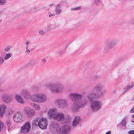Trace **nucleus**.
<instances>
[{
  "label": "nucleus",
  "instance_id": "1",
  "mask_svg": "<svg viewBox=\"0 0 134 134\" xmlns=\"http://www.w3.org/2000/svg\"><path fill=\"white\" fill-rule=\"evenodd\" d=\"M88 99L91 100V104L90 106L91 109L93 111H96L102 107L101 102L99 100L92 99L94 98V95L93 94H91L87 96Z\"/></svg>",
  "mask_w": 134,
  "mask_h": 134
},
{
  "label": "nucleus",
  "instance_id": "2",
  "mask_svg": "<svg viewBox=\"0 0 134 134\" xmlns=\"http://www.w3.org/2000/svg\"><path fill=\"white\" fill-rule=\"evenodd\" d=\"M70 130V127L68 125H65L61 127L58 126H54L52 129V131L55 134H68Z\"/></svg>",
  "mask_w": 134,
  "mask_h": 134
},
{
  "label": "nucleus",
  "instance_id": "3",
  "mask_svg": "<svg viewBox=\"0 0 134 134\" xmlns=\"http://www.w3.org/2000/svg\"><path fill=\"white\" fill-rule=\"evenodd\" d=\"M32 124L33 126L38 125V127L41 129H45L47 126V120L45 118H41L38 120L37 119H35L33 121Z\"/></svg>",
  "mask_w": 134,
  "mask_h": 134
},
{
  "label": "nucleus",
  "instance_id": "4",
  "mask_svg": "<svg viewBox=\"0 0 134 134\" xmlns=\"http://www.w3.org/2000/svg\"><path fill=\"white\" fill-rule=\"evenodd\" d=\"M47 87L52 92L59 93L63 90V87L59 83H51L48 85Z\"/></svg>",
  "mask_w": 134,
  "mask_h": 134
},
{
  "label": "nucleus",
  "instance_id": "5",
  "mask_svg": "<svg viewBox=\"0 0 134 134\" xmlns=\"http://www.w3.org/2000/svg\"><path fill=\"white\" fill-rule=\"evenodd\" d=\"M35 98L33 101L36 102L41 103L45 102L47 100L46 96L42 94H36L35 95Z\"/></svg>",
  "mask_w": 134,
  "mask_h": 134
},
{
  "label": "nucleus",
  "instance_id": "6",
  "mask_svg": "<svg viewBox=\"0 0 134 134\" xmlns=\"http://www.w3.org/2000/svg\"><path fill=\"white\" fill-rule=\"evenodd\" d=\"M31 129L30 123L29 122H25L21 126L20 129V132L21 133L26 134L29 132Z\"/></svg>",
  "mask_w": 134,
  "mask_h": 134
},
{
  "label": "nucleus",
  "instance_id": "7",
  "mask_svg": "<svg viewBox=\"0 0 134 134\" xmlns=\"http://www.w3.org/2000/svg\"><path fill=\"white\" fill-rule=\"evenodd\" d=\"M23 111L26 113L27 116L29 118L32 117L35 113V111L33 109L29 107L25 108Z\"/></svg>",
  "mask_w": 134,
  "mask_h": 134
},
{
  "label": "nucleus",
  "instance_id": "8",
  "mask_svg": "<svg viewBox=\"0 0 134 134\" xmlns=\"http://www.w3.org/2000/svg\"><path fill=\"white\" fill-rule=\"evenodd\" d=\"M1 99L4 102L9 103L12 101V99L10 95L7 93H4L2 95Z\"/></svg>",
  "mask_w": 134,
  "mask_h": 134
},
{
  "label": "nucleus",
  "instance_id": "9",
  "mask_svg": "<svg viewBox=\"0 0 134 134\" xmlns=\"http://www.w3.org/2000/svg\"><path fill=\"white\" fill-rule=\"evenodd\" d=\"M55 102L63 108H66L68 107V104L66 100L63 99H58L56 100Z\"/></svg>",
  "mask_w": 134,
  "mask_h": 134
},
{
  "label": "nucleus",
  "instance_id": "10",
  "mask_svg": "<svg viewBox=\"0 0 134 134\" xmlns=\"http://www.w3.org/2000/svg\"><path fill=\"white\" fill-rule=\"evenodd\" d=\"M64 116V114L63 113L57 112L54 116L53 119L58 121H63L65 119Z\"/></svg>",
  "mask_w": 134,
  "mask_h": 134
},
{
  "label": "nucleus",
  "instance_id": "11",
  "mask_svg": "<svg viewBox=\"0 0 134 134\" xmlns=\"http://www.w3.org/2000/svg\"><path fill=\"white\" fill-rule=\"evenodd\" d=\"M22 114L20 113H17L15 114L13 116V119L15 123H18L21 122L22 120Z\"/></svg>",
  "mask_w": 134,
  "mask_h": 134
},
{
  "label": "nucleus",
  "instance_id": "12",
  "mask_svg": "<svg viewBox=\"0 0 134 134\" xmlns=\"http://www.w3.org/2000/svg\"><path fill=\"white\" fill-rule=\"evenodd\" d=\"M70 98L72 100L80 99L82 98V95L79 93H71L69 94Z\"/></svg>",
  "mask_w": 134,
  "mask_h": 134
},
{
  "label": "nucleus",
  "instance_id": "13",
  "mask_svg": "<svg viewBox=\"0 0 134 134\" xmlns=\"http://www.w3.org/2000/svg\"><path fill=\"white\" fill-rule=\"evenodd\" d=\"M57 112V111L56 109L54 108H51L48 110L47 114L49 118L53 119L54 116H55V114Z\"/></svg>",
  "mask_w": 134,
  "mask_h": 134
},
{
  "label": "nucleus",
  "instance_id": "14",
  "mask_svg": "<svg viewBox=\"0 0 134 134\" xmlns=\"http://www.w3.org/2000/svg\"><path fill=\"white\" fill-rule=\"evenodd\" d=\"M7 108L6 105L4 104L0 105V118L2 117L4 115Z\"/></svg>",
  "mask_w": 134,
  "mask_h": 134
},
{
  "label": "nucleus",
  "instance_id": "15",
  "mask_svg": "<svg viewBox=\"0 0 134 134\" xmlns=\"http://www.w3.org/2000/svg\"><path fill=\"white\" fill-rule=\"evenodd\" d=\"M15 98L16 101L18 103L21 104L24 103V101L23 97L20 94H15Z\"/></svg>",
  "mask_w": 134,
  "mask_h": 134
},
{
  "label": "nucleus",
  "instance_id": "16",
  "mask_svg": "<svg viewBox=\"0 0 134 134\" xmlns=\"http://www.w3.org/2000/svg\"><path fill=\"white\" fill-rule=\"evenodd\" d=\"M81 121V119L79 116H75L74 119L72 122V125L74 127H75Z\"/></svg>",
  "mask_w": 134,
  "mask_h": 134
},
{
  "label": "nucleus",
  "instance_id": "17",
  "mask_svg": "<svg viewBox=\"0 0 134 134\" xmlns=\"http://www.w3.org/2000/svg\"><path fill=\"white\" fill-rule=\"evenodd\" d=\"M12 56V52H8L5 54L4 59L5 60H7L10 58Z\"/></svg>",
  "mask_w": 134,
  "mask_h": 134
},
{
  "label": "nucleus",
  "instance_id": "18",
  "mask_svg": "<svg viewBox=\"0 0 134 134\" xmlns=\"http://www.w3.org/2000/svg\"><path fill=\"white\" fill-rule=\"evenodd\" d=\"M79 108L80 106L77 103L74 104L72 107V109L74 111H77Z\"/></svg>",
  "mask_w": 134,
  "mask_h": 134
},
{
  "label": "nucleus",
  "instance_id": "19",
  "mask_svg": "<svg viewBox=\"0 0 134 134\" xmlns=\"http://www.w3.org/2000/svg\"><path fill=\"white\" fill-rule=\"evenodd\" d=\"M117 42L116 40L113 41L107 44V46L109 48L112 47L116 45Z\"/></svg>",
  "mask_w": 134,
  "mask_h": 134
},
{
  "label": "nucleus",
  "instance_id": "20",
  "mask_svg": "<svg viewBox=\"0 0 134 134\" xmlns=\"http://www.w3.org/2000/svg\"><path fill=\"white\" fill-rule=\"evenodd\" d=\"M24 97L25 98H27L29 95V93L26 91H24L21 93Z\"/></svg>",
  "mask_w": 134,
  "mask_h": 134
},
{
  "label": "nucleus",
  "instance_id": "21",
  "mask_svg": "<svg viewBox=\"0 0 134 134\" xmlns=\"http://www.w3.org/2000/svg\"><path fill=\"white\" fill-rule=\"evenodd\" d=\"M6 124L8 127H9L11 125V120L10 119H7L6 120Z\"/></svg>",
  "mask_w": 134,
  "mask_h": 134
},
{
  "label": "nucleus",
  "instance_id": "22",
  "mask_svg": "<svg viewBox=\"0 0 134 134\" xmlns=\"http://www.w3.org/2000/svg\"><path fill=\"white\" fill-rule=\"evenodd\" d=\"M95 88L97 90L100 91L103 88V87L101 85H99L96 86Z\"/></svg>",
  "mask_w": 134,
  "mask_h": 134
},
{
  "label": "nucleus",
  "instance_id": "23",
  "mask_svg": "<svg viewBox=\"0 0 134 134\" xmlns=\"http://www.w3.org/2000/svg\"><path fill=\"white\" fill-rule=\"evenodd\" d=\"M34 108L37 110H39L41 109L40 106L39 105L37 104H36Z\"/></svg>",
  "mask_w": 134,
  "mask_h": 134
},
{
  "label": "nucleus",
  "instance_id": "24",
  "mask_svg": "<svg viewBox=\"0 0 134 134\" xmlns=\"http://www.w3.org/2000/svg\"><path fill=\"white\" fill-rule=\"evenodd\" d=\"M4 59L1 57H0V65L2 64L4 62Z\"/></svg>",
  "mask_w": 134,
  "mask_h": 134
},
{
  "label": "nucleus",
  "instance_id": "25",
  "mask_svg": "<svg viewBox=\"0 0 134 134\" xmlns=\"http://www.w3.org/2000/svg\"><path fill=\"white\" fill-rule=\"evenodd\" d=\"M56 12L57 14H59L60 13L61 10L60 9L57 8L56 10Z\"/></svg>",
  "mask_w": 134,
  "mask_h": 134
},
{
  "label": "nucleus",
  "instance_id": "26",
  "mask_svg": "<svg viewBox=\"0 0 134 134\" xmlns=\"http://www.w3.org/2000/svg\"><path fill=\"white\" fill-rule=\"evenodd\" d=\"M30 42L29 41H27L25 42V44L26 46V48H27L29 45L30 44Z\"/></svg>",
  "mask_w": 134,
  "mask_h": 134
},
{
  "label": "nucleus",
  "instance_id": "27",
  "mask_svg": "<svg viewBox=\"0 0 134 134\" xmlns=\"http://www.w3.org/2000/svg\"><path fill=\"white\" fill-rule=\"evenodd\" d=\"M5 0H0V5H2L5 3Z\"/></svg>",
  "mask_w": 134,
  "mask_h": 134
},
{
  "label": "nucleus",
  "instance_id": "28",
  "mask_svg": "<svg viewBox=\"0 0 134 134\" xmlns=\"http://www.w3.org/2000/svg\"><path fill=\"white\" fill-rule=\"evenodd\" d=\"M81 9V7H77L73 8H72V10H79Z\"/></svg>",
  "mask_w": 134,
  "mask_h": 134
},
{
  "label": "nucleus",
  "instance_id": "29",
  "mask_svg": "<svg viewBox=\"0 0 134 134\" xmlns=\"http://www.w3.org/2000/svg\"><path fill=\"white\" fill-rule=\"evenodd\" d=\"M10 48L9 47H7L4 48V49L5 51H7L9 50L10 49Z\"/></svg>",
  "mask_w": 134,
  "mask_h": 134
},
{
  "label": "nucleus",
  "instance_id": "30",
  "mask_svg": "<svg viewBox=\"0 0 134 134\" xmlns=\"http://www.w3.org/2000/svg\"><path fill=\"white\" fill-rule=\"evenodd\" d=\"M104 92H101L99 94V97H102L103 96H104Z\"/></svg>",
  "mask_w": 134,
  "mask_h": 134
},
{
  "label": "nucleus",
  "instance_id": "31",
  "mask_svg": "<svg viewBox=\"0 0 134 134\" xmlns=\"http://www.w3.org/2000/svg\"><path fill=\"white\" fill-rule=\"evenodd\" d=\"M45 32V31L43 30H40L39 31V33L40 34H43Z\"/></svg>",
  "mask_w": 134,
  "mask_h": 134
},
{
  "label": "nucleus",
  "instance_id": "32",
  "mask_svg": "<svg viewBox=\"0 0 134 134\" xmlns=\"http://www.w3.org/2000/svg\"><path fill=\"white\" fill-rule=\"evenodd\" d=\"M2 125V122H1V121L0 120V132L1 131V130Z\"/></svg>",
  "mask_w": 134,
  "mask_h": 134
},
{
  "label": "nucleus",
  "instance_id": "33",
  "mask_svg": "<svg viewBox=\"0 0 134 134\" xmlns=\"http://www.w3.org/2000/svg\"><path fill=\"white\" fill-rule=\"evenodd\" d=\"M129 134H133L134 133V131H130L129 132Z\"/></svg>",
  "mask_w": 134,
  "mask_h": 134
},
{
  "label": "nucleus",
  "instance_id": "34",
  "mask_svg": "<svg viewBox=\"0 0 134 134\" xmlns=\"http://www.w3.org/2000/svg\"><path fill=\"white\" fill-rule=\"evenodd\" d=\"M36 105V104H35L34 103H31L30 104V105L31 106L33 107H35Z\"/></svg>",
  "mask_w": 134,
  "mask_h": 134
},
{
  "label": "nucleus",
  "instance_id": "35",
  "mask_svg": "<svg viewBox=\"0 0 134 134\" xmlns=\"http://www.w3.org/2000/svg\"><path fill=\"white\" fill-rule=\"evenodd\" d=\"M41 62L43 63H44L46 62V60L44 59H43L41 60Z\"/></svg>",
  "mask_w": 134,
  "mask_h": 134
},
{
  "label": "nucleus",
  "instance_id": "36",
  "mask_svg": "<svg viewBox=\"0 0 134 134\" xmlns=\"http://www.w3.org/2000/svg\"><path fill=\"white\" fill-rule=\"evenodd\" d=\"M130 112L131 113H132L134 112V108H133L131 110Z\"/></svg>",
  "mask_w": 134,
  "mask_h": 134
},
{
  "label": "nucleus",
  "instance_id": "37",
  "mask_svg": "<svg viewBox=\"0 0 134 134\" xmlns=\"http://www.w3.org/2000/svg\"><path fill=\"white\" fill-rule=\"evenodd\" d=\"M129 88H130V87L129 86H127L125 88V89L127 91L128 90Z\"/></svg>",
  "mask_w": 134,
  "mask_h": 134
},
{
  "label": "nucleus",
  "instance_id": "38",
  "mask_svg": "<svg viewBox=\"0 0 134 134\" xmlns=\"http://www.w3.org/2000/svg\"><path fill=\"white\" fill-rule=\"evenodd\" d=\"M105 134H111L110 132V131H109L106 133Z\"/></svg>",
  "mask_w": 134,
  "mask_h": 134
},
{
  "label": "nucleus",
  "instance_id": "39",
  "mask_svg": "<svg viewBox=\"0 0 134 134\" xmlns=\"http://www.w3.org/2000/svg\"><path fill=\"white\" fill-rule=\"evenodd\" d=\"M30 52V51L29 49H27V51H26V52H27V53H29Z\"/></svg>",
  "mask_w": 134,
  "mask_h": 134
},
{
  "label": "nucleus",
  "instance_id": "40",
  "mask_svg": "<svg viewBox=\"0 0 134 134\" xmlns=\"http://www.w3.org/2000/svg\"><path fill=\"white\" fill-rule=\"evenodd\" d=\"M53 16V15L51 14V15H49V16L50 17H52V16Z\"/></svg>",
  "mask_w": 134,
  "mask_h": 134
},
{
  "label": "nucleus",
  "instance_id": "41",
  "mask_svg": "<svg viewBox=\"0 0 134 134\" xmlns=\"http://www.w3.org/2000/svg\"><path fill=\"white\" fill-rule=\"evenodd\" d=\"M133 24H134V20L133 21Z\"/></svg>",
  "mask_w": 134,
  "mask_h": 134
},
{
  "label": "nucleus",
  "instance_id": "42",
  "mask_svg": "<svg viewBox=\"0 0 134 134\" xmlns=\"http://www.w3.org/2000/svg\"><path fill=\"white\" fill-rule=\"evenodd\" d=\"M133 117H134V115H133Z\"/></svg>",
  "mask_w": 134,
  "mask_h": 134
},
{
  "label": "nucleus",
  "instance_id": "43",
  "mask_svg": "<svg viewBox=\"0 0 134 134\" xmlns=\"http://www.w3.org/2000/svg\"><path fill=\"white\" fill-rule=\"evenodd\" d=\"M132 87H130V88H131Z\"/></svg>",
  "mask_w": 134,
  "mask_h": 134
}]
</instances>
